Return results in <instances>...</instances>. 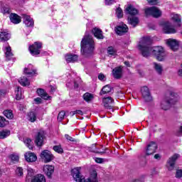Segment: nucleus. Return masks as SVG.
<instances>
[{
	"label": "nucleus",
	"instance_id": "f257e3e1",
	"mask_svg": "<svg viewBox=\"0 0 182 182\" xmlns=\"http://www.w3.org/2000/svg\"><path fill=\"white\" fill-rule=\"evenodd\" d=\"M141 55L144 58H149V56H154L156 60L163 62L166 59V53L164 48L160 46L154 47H146L141 48Z\"/></svg>",
	"mask_w": 182,
	"mask_h": 182
},
{
	"label": "nucleus",
	"instance_id": "f03ea898",
	"mask_svg": "<svg viewBox=\"0 0 182 182\" xmlns=\"http://www.w3.org/2000/svg\"><path fill=\"white\" fill-rule=\"evenodd\" d=\"M81 53L84 58H92L95 55V41L87 33H85L81 41Z\"/></svg>",
	"mask_w": 182,
	"mask_h": 182
},
{
	"label": "nucleus",
	"instance_id": "7ed1b4c3",
	"mask_svg": "<svg viewBox=\"0 0 182 182\" xmlns=\"http://www.w3.org/2000/svg\"><path fill=\"white\" fill-rule=\"evenodd\" d=\"M71 173L76 182H99V179H97V172L96 171H91L90 177L87 180L85 179V177L80 176V168H73Z\"/></svg>",
	"mask_w": 182,
	"mask_h": 182
},
{
	"label": "nucleus",
	"instance_id": "20e7f679",
	"mask_svg": "<svg viewBox=\"0 0 182 182\" xmlns=\"http://www.w3.org/2000/svg\"><path fill=\"white\" fill-rule=\"evenodd\" d=\"M125 15L128 16V23L134 28L137 26V9L132 4H127L124 9Z\"/></svg>",
	"mask_w": 182,
	"mask_h": 182
},
{
	"label": "nucleus",
	"instance_id": "39448f33",
	"mask_svg": "<svg viewBox=\"0 0 182 182\" xmlns=\"http://www.w3.org/2000/svg\"><path fill=\"white\" fill-rule=\"evenodd\" d=\"M169 96H167L164 100H163L161 102V108L162 110H168L171 105H174V103L177 102L178 99H177V93L174 91H169Z\"/></svg>",
	"mask_w": 182,
	"mask_h": 182
},
{
	"label": "nucleus",
	"instance_id": "423d86ee",
	"mask_svg": "<svg viewBox=\"0 0 182 182\" xmlns=\"http://www.w3.org/2000/svg\"><path fill=\"white\" fill-rule=\"evenodd\" d=\"M146 16H153V18H160L161 16V11L156 7H148L144 9Z\"/></svg>",
	"mask_w": 182,
	"mask_h": 182
},
{
	"label": "nucleus",
	"instance_id": "0eeeda50",
	"mask_svg": "<svg viewBox=\"0 0 182 182\" xmlns=\"http://www.w3.org/2000/svg\"><path fill=\"white\" fill-rule=\"evenodd\" d=\"M159 25L164 29V33H176L177 32V30L168 21H161Z\"/></svg>",
	"mask_w": 182,
	"mask_h": 182
},
{
	"label": "nucleus",
	"instance_id": "6e6552de",
	"mask_svg": "<svg viewBox=\"0 0 182 182\" xmlns=\"http://www.w3.org/2000/svg\"><path fill=\"white\" fill-rule=\"evenodd\" d=\"M141 93L144 102L150 103V102L153 100V97L150 93V90H149V87L146 86L142 87L141 88Z\"/></svg>",
	"mask_w": 182,
	"mask_h": 182
},
{
	"label": "nucleus",
	"instance_id": "1a4fd4ad",
	"mask_svg": "<svg viewBox=\"0 0 182 182\" xmlns=\"http://www.w3.org/2000/svg\"><path fill=\"white\" fill-rule=\"evenodd\" d=\"M42 49V43L35 42L29 46V51L33 56H36L41 53Z\"/></svg>",
	"mask_w": 182,
	"mask_h": 182
},
{
	"label": "nucleus",
	"instance_id": "9d476101",
	"mask_svg": "<svg viewBox=\"0 0 182 182\" xmlns=\"http://www.w3.org/2000/svg\"><path fill=\"white\" fill-rule=\"evenodd\" d=\"M178 157H180V155L175 154L168 159L166 164V167L169 171H173V170H174V166L176 165V161H177V159H178Z\"/></svg>",
	"mask_w": 182,
	"mask_h": 182
},
{
	"label": "nucleus",
	"instance_id": "9b49d317",
	"mask_svg": "<svg viewBox=\"0 0 182 182\" xmlns=\"http://www.w3.org/2000/svg\"><path fill=\"white\" fill-rule=\"evenodd\" d=\"M151 42H152V40H151V38L150 37H144L140 40L139 48L141 54V49L143 48H151V46H150V45H151Z\"/></svg>",
	"mask_w": 182,
	"mask_h": 182
},
{
	"label": "nucleus",
	"instance_id": "f8f14e48",
	"mask_svg": "<svg viewBox=\"0 0 182 182\" xmlns=\"http://www.w3.org/2000/svg\"><path fill=\"white\" fill-rule=\"evenodd\" d=\"M41 158L44 160L45 163H50L55 159V156L49 150H44L41 154Z\"/></svg>",
	"mask_w": 182,
	"mask_h": 182
},
{
	"label": "nucleus",
	"instance_id": "ddd939ff",
	"mask_svg": "<svg viewBox=\"0 0 182 182\" xmlns=\"http://www.w3.org/2000/svg\"><path fill=\"white\" fill-rule=\"evenodd\" d=\"M166 43L169 48H171V50H173V52L178 50L179 43L177 40L169 38L166 41Z\"/></svg>",
	"mask_w": 182,
	"mask_h": 182
},
{
	"label": "nucleus",
	"instance_id": "4468645a",
	"mask_svg": "<svg viewBox=\"0 0 182 182\" xmlns=\"http://www.w3.org/2000/svg\"><path fill=\"white\" fill-rule=\"evenodd\" d=\"M156 150H157V144L154 141H151L146 146V154L150 156V154L156 153Z\"/></svg>",
	"mask_w": 182,
	"mask_h": 182
},
{
	"label": "nucleus",
	"instance_id": "2eb2a0df",
	"mask_svg": "<svg viewBox=\"0 0 182 182\" xmlns=\"http://www.w3.org/2000/svg\"><path fill=\"white\" fill-rule=\"evenodd\" d=\"M43 171L45 174H46L47 177L50 178L52 177V174H53L55 171V166L52 165H45L43 168Z\"/></svg>",
	"mask_w": 182,
	"mask_h": 182
},
{
	"label": "nucleus",
	"instance_id": "dca6fc26",
	"mask_svg": "<svg viewBox=\"0 0 182 182\" xmlns=\"http://www.w3.org/2000/svg\"><path fill=\"white\" fill-rule=\"evenodd\" d=\"M3 50L5 53L6 60H11V59H12V57L14 56V53H12V48H11V46L9 44H6L4 46Z\"/></svg>",
	"mask_w": 182,
	"mask_h": 182
},
{
	"label": "nucleus",
	"instance_id": "f3484780",
	"mask_svg": "<svg viewBox=\"0 0 182 182\" xmlns=\"http://www.w3.org/2000/svg\"><path fill=\"white\" fill-rule=\"evenodd\" d=\"M129 31V27L126 24H121L116 28V32L117 35L122 36V35H124V33H127Z\"/></svg>",
	"mask_w": 182,
	"mask_h": 182
},
{
	"label": "nucleus",
	"instance_id": "a211bd4d",
	"mask_svg": "<svg viewBox=\"0 0 182 182\" xmlns=\"http://www.w3.org/2000/svg\"><path fill=\"white\" fill-rule=\"evenodd\" d=\"M114 100L112 97H104L102 100V103L105 109H112V105H113Z\"/></svg>",
	"mask_w": 182,
	"mask_h": 182
},
{
	"label": "nucleus",
	"instance_id": "6ab92c4d",
	"mask_svg": "<svg viewBox=\"0 0 182 182\" xmlns=\"http://www.w3.org/2000/svg\"><path fill=\"white\" fill-rule=\"evenodd\" d=\"M112 75L115 79H120L123 75V67L119 66L112 70Z\"/></svg>",
	"mask_w": 182,
	"mask_h": 182
},
{
	"label": "nucleus",
	"instance_id": "aec40b11",
	"mask_svg": "<svg viewBox=\"0 0 182 182\" xmlns=\"http://www.w3.org/2000/svg\"><path fill=\"white\" fill-rule=\"evenodd\" d=\"M23 21L26 26L32 27L34 25L33 18H31L30 16L26 14H23Z\"/></svg>",
	"mask_w": 182,
	"mask_h": 182
},
{
	"label": "nucleus",
	"instance_id": "412c9836",
	"mask_svg": "<svg viewBox=\"0 0 182 182\" xmlns=\"http://www.w3.org/2000/svg\"><path fill=\"white\" fill-rule=\"evenodd\" d=\"M44 139H45V134L43 133V132H38L35 140L36 144L38 146H43Z\"/></svg>",
	"mask_w": 182,
	"mask_h": 182
},
{
	"label": "nucleus",
	"instance_id": "4be33fe9",
	"mask_svg": "<svg viewBox=\"0 0 182 182\" xmlns=\"http://www.w3.org/2000/svg\"><path fill=\"white\" fill-rule=\"evenodd\" d=\"M25 159L28 163H33V161H36V160H38L36 155L32 152H26L25 154Z\"/></svg>",
	"mask_w": 182,
	"mask_h": 182
},
{
	"label": "nucleus",
	"instance_id": "5701e85b",
	"mask_svg": "<svg viewBox=\"0 0 182 182\" xmlns=\"http://www.w3.org/2000/svg\"><path fill=\"white\" fill-rule=\"evenodd\" d=\"M9 39H11V33L7 31L0 32V41H1V42H6V41H9Z\"/></svg>",
	"mask_w": 182,
	"mask_h": 182
},
{
	"label": "nucleus",
	"instance_id": "b1692460",
	"mask_svg": "<svg viewBox=\"0 0 182 182\" xmlns=\"http://www.w3.org/2000/svg\"><path fill=\"white\" fill-rule=\"evenodd\" d=\"M92 33L97 39H105V36H103V32L98 28H94L92 29Z\"/></svg>",
	"mask_w": 182,
	"mask_h": 182
},
{
	"label": "nucleus",
	"instance_id": "393cba45",
	"mask_svg": "<svg viewBox=\"0 0 182 182\" xmlns=\"http://www.w3.org/2000/svg\"><path fill=\"white\" fill-rule=\"evenodd\" d=\"M24 73L28 76H33V75L36 73V70H35V68H33V65L30 64L27 68H24Z\"/></svg>",
	"mask_w": 182,
	"mask_h": 182
},
{
	"label": "nucleus",
	"instance_id": "a878e982",
	"mask_svg": "<svg viewBox=\"0 0 182 182\" xmlns=\"http://www.w3.org/2000/svg\"><path fill=\"white\" fill-rule=\"evenodd\" d=\"M10 21L11 22H12V23L16 25L18 23H21V16H19L18 14H11L10 15Z\"/></svg>",
	"mask_w": 182,
	"mask_h": 182
},
{
	"label": "nucleus",
	"instance_id": "bb28decb",
	"mask_svg": "<svg viewBox=\"0 0 182 182\" xmlns=\"http://www.w3.org/2000/svg\"><path fill=\"white\" fill-rule=\"evenodd\" d=\"M65 59L68 63H70L71 62H76L77 60V55L67 54L65 56Z\"/></svg>",
	"mask_w": 182,
	"mask_h": 182
},
{
	"label": "nucleus",
	"instance_id": "cd10ccee",
	"mask_svg": "<svg viewBox=\"0 0 182 182\" xmlns=\"http://www.w3.org/2000/svg\"><path fill=\"white\" fill-rule=\"evenodd\" d=\"M171 18L176 23H178V26H181V16L178 14H171Z\"/></svg>",
	"mask_w": 182,
	"mask_h": 182
},
{
	"label": "nucleus",
	"instance_id": "c85d7f7f",
	"mask_svg": "<svg viewBox=\"0 0 182 182\" xmlns=\"http://www.w3.org/2000/svg\"><path fill=\"white\" fill-rule=\"evenodd\" d=\"M31 182H46V178L42 174H37L31 180Z\"/></svg>",
	"mask_w": 182,
	"mask_h": 182
},
{
	"label": "nucleus",
	"instance_id": "c756f323",
	"mask_svg": "<svg viewBox=\"0 0 182 182\" xmlns=\"http://www.w3.org/2000/svg\"><path fill=\"white\" fill-rule=\"evenodd\" d=\"M107 53L109 55V56H117V50L113 46H109L107 49Z\"/></svg>",
	"mask_w": 182,
	"mask_h": 182
},
{
	"label": "nucleus",
	"instance_id": "7c9ffc66",
	"mask_svg": "<svg viewBox=\"0 0 182 182\" xmlns=\"http://www.w3.org/2000/svg\"><path fill=\"white\" fill-rule=\"evenodd\" d=\"M36 92H37V94L38 95V96H41V97H42L45 100H48V99H49V95H48V94L46 93V92L43 89L39 88L37 90Z\"/></svg>",
	"mask_w": 182,
	"mask_h": 182
},
{
	"label": "nucleus",
	"instance_id": "2f4dec72",
	"mask_svg": "<svg viewBox=\"0 0 182 182\" xmlns=\"http://www.w3.org/2000/svg\"><path fill=\"white\" fill-rule=\"evenodd\" d=\"M18 82L21 86H29V85H31V82H29V80H28L26 77H20Z\"/></svg>",
	"mask_w": 182,
	"mask_h": 182
},
{
	"label": "nucleus",
	"instance_id": "473e14b6",
	"mask_svg": "<svg viewBox=\"0 0 182 182\" xmlns=\"http://www.w3.org/2000/svg\"><path fill=\"white\" fill-rule=\"evenodd\" d=\"M153 65H154V69H155L158 75H161L163 73V66L161 65V64H159L157 63H154Z\"/></svg>",
	"mask_w": 182,
	"mask_h": 182
},
{
	"label": "nucleus",
	"instance_id": "72a5a7b5",
	"mask_svg": "<svg viewBox=\"0 0 182 182\" xmlns=\"http://www.w3.org/2000/svg\"><path fill=\"white\" fill-rule=\"evenodd\" d=\"M15 95L16 100H21L22 99V88L21 87H17L15 90Z\"/></svg>",
	"mask_w": 182,
	"mask_h": 182
},
{
	"label": "nucleus",
	"instance_id": "f704fd0d",
	"mask_svg": "<svg viewBox=\"0 0 182 182\" xmlns=\"http://www.w3.org/2000/svg\"><path fill=\"white\" fill-rule=\"evenodd\" d=\"M28 120L33 123V122L36 121V112H31L28 114Z\"/></svg>",
	"mask_w": 182,
	"mask_h": 182
},
{
	"label": "nucleus",
	"instance_id": "c9c22d12",
	"mask_svg": "<svg viewBox=\"0 0 182 182\" xmlns=\"http://www.w3.org/2000/svg\"><path fill=\"white\" fill-rule=\"evenodd\" d=\"M11 134V131L4 129L0 131V139H6Z\"/></svg>",
	"mask_w": 182,
	"mask_h": 182
},
{
	"label": "nucleus",
	"instance_id": "e433bc0d",
	"mask_svg": "<svg viewBox=\"0 0 182 182\" xmlns=\"http://www.w3.org/2000/svg\"><path fill=\"white\" fill-rule=\"evenodd\" d=\"M3 114L7 119H9L10 120L14 119V113L11 109L4 110Z\"/></svg>",
	"mask_w": 182,
	"mask_h": 182
},
{
	"label": "nucleus",
	"instance_id": "4c0bfd02",
	"mask_svg": "<svg viewBox=\"0 0 182 182\" xmlns=\"http://www.w3.org/2000/svg\"><path fill=\"white\" fill-rule=\"evenodd\" d=\"M83 99L85 100V102H92V100H93V95L86 92L83 95Z\"/></svg>",
	"mask_w": 182,
	"mask_h": 182
},
{
	"label": "nucleus",
	"instance_id": "58836bf2",
	"mask_svg": "<svg viewBox=\"0 0 182 182\" xmlns=\"http://www.w3.org/2000/svg\"><path fill=\"white\" fill-rule=\"evenodd\" d=\"M112 92V87H110V85H105L102 89V91L100 92V95H106V93H109Z\"/></svg>",
	"mask_w": 182,
	"mask_h": 182
},
{
	"label": "nucleus",
	"instance_id": "ea45409f",
	"mask_svg": "<svg viewBox=\"0 0 182 182\" xmlns=\"http://www.w3.org/2000/svg\"><path fill=\"white\" fill-rule=\"evenodd\" d=\"M24 143L27 147L29 148L30 150L33 149V145L32 144V140L29 138H26L24 139Z\"/></svg>",
	"mask_w": 182,
	"mask_h": 182
},
{
	"label": "nucleus",
	"instance_id": "a19ab883",
	"mask_svg": "<svg viewBox=\"0 0 182 182\" xmlns=\"http://www.w3.org/2000/svg\"><path fill=\"white\" fill-rule=\"evenodd\" d=\"M9 122L5 119L4 117L0 116V127H5L6 124H9Z\"/></svg>",
	"mask_w": 182,
	"mask_h": 182
},
{
	"label": "nucleus",
	"instance_id": "79ce46f5",
	"mask_svg": "<svg viewBox=\"0 0 182 182\" xmlns=\"http://www.w3.org/2000/svg\"><path fill=\"white\" fill-rule=\"evenodd\" d=\"M116 16L119 18H123V10H122V9L120 7H118L116 9Z\"/></svg>",
	"mask_w": 182,
	"mask_h": 182
},
{
	"label": "nucleus",
	"instance_id": "37998d69",
	"mask_svg": "<svg viewBox=\"0 0 182 182\" xmlns=\"http://www.w3.org/2000/svg\"><path fill=\"white\" fill-rule=\"evenodd\" d=\"M65 111H61L59 112L58 116V122H62L63 120V119L65 118Z\"/></svg>",
	"mask_w": 182,
	"mask_h": 182
},
{
	"label": "nucleus",
	"instance_id": "c03bdc74",
	"mask_svg": "<svg viewBox=\"0 0 182 182\" xmlns=\"http://www.w3.org/2000/svg\"><path fill=\"white\" fill-rule=\"evenodd\" d=\"M53 150H54V151H56V153H60V154L63 153V149H62V146H54Z\"/></svg>",
	"mask_w": 182,
	"mask_h": 182
},
{
	"label": "nucleus",
	"instance_id": "a18cd8bd",
	"mask_svg": "<svg viewBox=\"0 0 182 182\" xmlns=\"http://www.w3.org/2000/svg\"><path fill=\"white\" fill-rule=\"evenodd\" d=\"M16 173L18 176H23V169L21 167H18L16 170Z\"/></svg>",
	"mask_w": 182,
	"mask_h": 182
},
{
	"label": "nucleus",
	"instance_id": "49530a36",
	"mask_svg": "<svg viewBox=\"0 0 182 182\" xmlns=\"http://www.w3.org/2000/svg\"><path fill=\"white\" fill-rule=\"evenodd\" d=\"M10 159L12 161H18L19 160V156L18 154L10 155Z\"/></svg>",
	"mask_w": 182,
	"mask_h": 182
},
{
	"label": "nucleus",
	"instance_id": "de8ad7c7",
	"mask_svg": "<svg viewBox=\"0 0 182 182\" xmlns=\"http://www.w3.org/2000/svg\"><path fill=\"white\" fill-rule=\"evenodd\" d=\"M1 14H9V6H2L1 9Z\"/></svg>",
	"mask_w": 182,
	"mask_h": 182
},
{
	"label": "nucleus",
	"instance_id": "09e8293b",
	"mask_svg": "<svg viewBox=\"0 0 182 182\" xmlns=\"http://www.w3.org/2000/svg\"><path fill=\"white\" fill-rule=\"evenodd\" d=\"M105 4L107 6L113 5V4H116V0H105Z\"/></svg>",
	"mask_w": 182,
	"mask_h": 182
},
{
	"label": "nucleus",
	"instance_id": "8fccbe9b",
	"mask_svg": "<svg viewBox=\"0 0 182 182\" xmlns=\"http://www.w3.org/2000/svg\"><path fill=\"white\" fill-rule=\"evenodd\" d=\"M176 178H181L182 177V170L178 169L176 171Z\"/></svg>",
	"mask_w": 182,
	"mask_h": 182
},
{
	"label": "nucleus",
	"instance_id": "3c124183",
	"mask_svg": "<svg viewBox=\"0 0 182 182\" xmlns=\"http://www.w3.org/2000/svg\"><path fill=\"white\" fill-rule=\"evenodd\" d=\"M148 4H149V5H157V0H147Z\"/></svg>",
	"mask_w": 182,
	"mask_h": 182
},
{
	"label": "nucleus",
	"instance_id": "603ef678",
	"mask_svg": "<svg viewBox=\"0 0 182 182\" xmlns=\"http://www.w3.org/2000/svg\"><path fill=\"white\" fill-rule=\"evenodd\" d=\"M95 161L96 163H98L100 164H102V163H104L105 159H102V158H95Z\"/></svg>",
	"mask_w": 182,
	"mask_h": 182
},
{
	"label": "nucleus",
	"instance_id": "864d4df0",
	"mask_svg": "<svg viewBox=\"0 0 182 182\" xmlns=\"http://www.w3.org/2000/svg\"><path fill=\"white\" fill-rule=\"evenodd\" d=\"M73 114H80V116H82L83 114V112H82V110L80 109L75 110L73 112Z\"/></svg>",
	"mask_w": 182,
	"mask_h": 182
},
{
	"label": "nucleus",
	"instance_id": "5fc2aeb1",
	"mask_svg": "<svg viewBox=\"0 0 182 182\" xmlns=\"http://www.w3.org/2000/svg\"><path fill=\"white\" fill-rule=\"evenodd\" d=\"M34 102L36 103V105H41V103H42V98L41 97L35 98Z\"/></svg>",
	"mask_w": 182,
	"mask_h": 182
},
{
	"label": "nucleus",
	"instance_id": "6e6d98bb",
	"mask_svg": "<svg viewBox=\"0 0 182 182\" xmlns=\"http://www.w3.org/2000/svg\"><path fill=\"white\" fill-rule=\"evenodd\" d=\"M176 134L177 136H182V125L178 129Z\"/></svg>",
	"mask_w": 182,
	"mask_h": 182
},
{
	"label": "nucleus",
	"instance_id": "4d7b16f0",
	"mask_svg": "<svg viewBox=\"0 0 182 182\" xmlns=\"http://www.w3.org/2000/svg\"><path fill=\"white\" fill-rule=\"evenodd\" d=\"M65 137L67 140H68L69 141H75V139H73L72 136L68 135V134H65Z\"/></svg>",
	"mask_w": 182,
	"mask_h": 182
},
{
	"label": "nucleus",
	"instance_id": "13d9d810",
	"mask_svg": "<svg viewBox=\"0 0 182 182\" xmlns=\"http://www.w3.org/2000/svg\"><path fill=\"white\" fill-rule=\"evenodd\" d=\"M105 78H106V77L103 75V73L99 74L98 79L100 80H105Z\"/></svg>",
	"mask_w": 182,
	"mask_h": 182
},
{
	"label": "nucleus",
	"instance_id": "bf43d9fd",
	"mask_svg": "<svg viewBox=\"0 0 182 182\" xmlns=\"http://www.w3.org/2000/svg\"><path fill=\"white\" fill-rule=\"evenodd\" d=\"M28 176H33V170L31 168H28Z\"/></svg>",
	"mask_w": 182,
	"mask_h": 182
},
{
	"label": "nucleus",
	"instance_id": "052dcab7",
	"mask_svg": "<svg viewBox=\"0 0 182 182\" xmlns=\"http://www.w3.org/2000/svg\"><path fill=\"white\" fill-rule=\"evenodd\" d=\"M144 175H141L139 178H138V182H144Z\"/></svg>",
	"mask_w": 182,
	"mask_h": 182
},
{
	"label": "nucleus",
	"instance_id": "680f3d73",
	"mask_svg": "<svg viewBox=\"0 0 182 182\" xmlns=\"http://www.w3.org/2000/svg\"><path fill=\"white\" fill-rule=\"evenodd\" d=\"M161 158V156H160V154H159L154 155V159H156V160H160Z\"/></svg>",
	"mask_w": 182,
	"mask_h": 182
},
{
	"label": "nucleus",
	"instance_id": "e2e57ef3",
	"mask_svg": "<svg viewBox=\"0 0 182 182\" xmlns=\"http://www.w3.org/2000/svg\"><path fill=\"white\" fill-rule=\"evenodd\" d=\"M50 92H53L56 90V87H53L52 85L50 86Z\"/></svg>",
	"mask_w": 182,
	"mask_h": 182
},
{
	"label": "nucleus",
	"instance_id": "0e129e2a",
	"mask_svg": "<svg viewBox=\"0 0 182 182\" xmlns=\"http://www.w3.org/2000/svg\"><path fill=\"white\" fill-rule=\"evenodd\" d=\"M178 75L182 77V69L178 70Z\"/></svg>",
	"mask_w": 182,
	"mask_h": 182
},
{
	"label": "nucleus",
	"instance_id": "69168bd1",
	"mask_svg": "<svg viewBox=\"0 0 182 182\" xmlns=\"http://www.w3.org/2000/svg\"><path fill=\"white\" fill-rule=\"evenodd\" d=\"M124 65H126V66H128V68H129L130 66V63L129 61H125L124 62Z\"/></svg>",
	"mask_w": 182,
	"mask_h": 182
},
{
	"label": "nucleus",
	"instance_id": "338daca9",
	"mask_svg": "<svg viewBox=\"0 0 182 182\" xmlns=\"http://www.w3.org/2000/svg\"><path fill=\"white\" fill-rule=\"evenodd\" d=\"M75 87H79V85L76 83V82H74Z\"/></svg>",
	"mask_w": 182,
	"mask_h": 182
},
{
	"label": "nucleus",
	"instance_id": "774afa93",
	"mask_svg": "<svg viewBox=\"0 0 182 182\" xmlns=\"http://www.w3.org/2000/svg\"><path fill=\"white\" fill-rule=\"evenodd\" d=\"M138 73L140 75V76H143V72L138 70Z\"/></svg>",
	"mask_w": 182,
	"mask_h": 182
}]
</instances>
